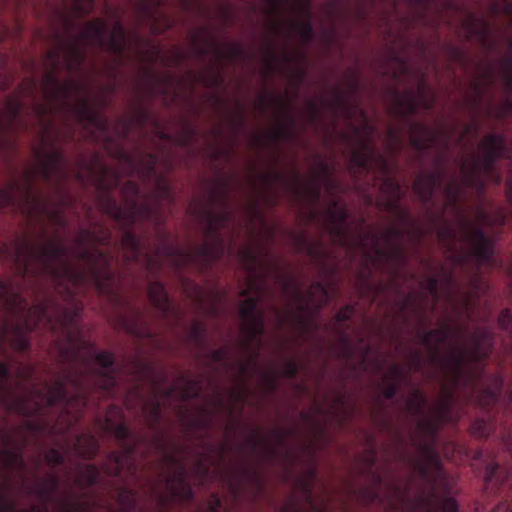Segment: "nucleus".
<instances>
[{
	"label": "nucleus",
	"instance_id": "1",
	"mask_svg": "<svg viewBox=\"0 0 512 512\" xmlns=\"http://www.w3.org/2000/svg\"><path fill=\"white\" fill-rule=\"evenodd\" d=\"M7 362L0 361V410L6 414L15 413L25 419L13 431H9L6 421L0 428V512H48L46 507L32 504L29 508H18L10 492L14 488L12 472H24L26 462L24 450L33 440L41 437L47 425L42 420L31 419L41 416L45 410L61 407L82 411L89 399V383L86 371L81 368L64 369L52 384L40 389L31 384L35 368L32 364L19 362L16 386H12L11 366L14 357L7 355Z\"/></svg>",
	"mask_w": 512,
	"mask_h": 512
},
{
	"label": "nucleus",
	"instance_id": "2",
	"mask_svg": "<svg viewBox=\"0 0 512 512\" xmlns=\"http://www.w3.org/2000/svg\"><path fill=\"white\" fill-rule=\"evenodd\" d=\"M100 188L101 191L97 197L100 210L125 228L120 241L125 253V261L139 263L143 258L146 269L155 277L148 283V298L163 316L169 315L173 311V306L165 285L157 279L158 274L165 264H169L175 273L181 274L195 257L201 258L206 264L222 258L225 243L220 231L232 220V212L225 208L219 212L208 210L204 213L205 236L209 242L198 246L194 253L168 242L156 247L154 253H143L141 239L131 229L140 220L158 223L159 205L148 199L141 200L140 187L134 180L126 181L120 189L125 206L117 203L111 194V187L104 181H101Z\"/></svg>",
	"mask_w": 512,
	"mask_h": 512
},
{
	"label": "nucleus",
	"instance_id": "3",
	"mask_svg": "<svg viewBox=\"0 0 512 512\" xmlns=\"http://www.w3.org/2000/svg\"><path fill=\"white\" fill-rule=\"evenodd\" d=\"M95 8V0H62L61 6L54 8V14L63 28L53 32L55 48L44 54L45 74L43 92L48 102L66 101L73 90L78 88L76 82L64 84L58 77L60 58L69 73L80 71L87 59V49L99 48L121 60L127 45V32L121 21H116L111 32L107 23L100 18L87 22L79 34L74 31L78 18L89 15Z\"/></svg>",
	"mask_w": 512,
	"mask_h": 512
},
{
	"label": "nucleus",
	"instance_id": "4",
	"mask_svg": "<svg viewBox=\"0 0 512 512\" xmlns=\"http://www.w3.org/2000/svg\"><path fill=\"white\" fill-rule=\"evenodd\" d=\"M82 310L79 303L62 307L48 297L29 306L20 287L0 279V351L8 346L18 353L27 352L29 334L43 328L67 339L68 345L60 347V359L63 363L74 362L81 348L94 351V344L81 335L78 319Z\"/></svg>",
	"mask_w": 512,
	"mask_h": 512
},
{
	"label": "nucleus",
	"instance_id": "5",
	"mask_svg": "<svg viewBox=\"0 0 512 512\" xmlns=\"http://www.w3.org/2000/svg\"><path fill=\"white\" fill-rule=\"evenodd\" d=\"M106 430L109 431L121 444L122 450L110 451L107 455L103 470L107 476L118 478L126 469L131 477H136L139 465L136 457L147 459L151 450L155 449L162 455L165 464L174 466V470L166 477L161 475V482L167 487V493H159L157 485L152 480L148 481L151 487V497L156 499L158 505L163 508L172 501L192 502L194 491L189 483L185 466L168 449V442L163 434H157L149 438L143 434H134L123 422H112L106 419Z\"/></svg>",
	"mask_w": 512,
	"mask_h": 512
},
{
	"label": "nucleus",
	"instance_id": "6",
	"mask_svg": "<svg viewBox=\"0 0 512 512\" xmlns=\"http://www.w3.org/2000/svg\"><path fill=\"white\" fill-rule=\"evenodd\" d=\"M460 328L453 329L444 325L437 329L417 331L420 343L430 353V361L433 364L445 367L452 375V382L458 385L470 366L467 375L468 382H483L485 379V367L482 362L488 359L493 350L494 333L488 327H478L469 335V344L462 347L451 346L447 356L442 354V346L447 344L452 335L465 334Z\"/></svg>",
	"mask_w": 512,
	"mask_h": 512
},
{
	"label": "nucleus",
	"instance_id": "7",
	"mask_svg": "<svg viewBox=\"0 0 512 512\" xmlns=\"http://www.w3.org/2000/svg\"><path fill=\"white\" fill-rule=\"evenodd\" d=\"M443 195L446 198L447 208H451L455 216L462 239L470 246V256H473L476 262V272L471 278V285L474 291L465 297V308L467 310L473 307V298L476 294L484 290L485 282L479 274L483 265L493 268L497 265L494 255V237L489 236L485 227L503 226L506 223V214L499 208L494 216H491L482 206L478 207L475 212L476 221L470 220L464 213L461 201L464 195L462 186L455 180L449 181L443 186Z\"/></svg>",
	"mask_w": 512,
	"mask_h": 512
},
{
	"label": "nucleus",
	"instance_id": "8",
	"mask_svg": "<svg viewBox=\"0 0 512 512\" xmlns=\"http://www.w3.org/2000/svg\"><path fill=\"white\" fill-rule=\"evenodd\" d=\"M68 248L60 240H47L45 245H36L28 240L17 244L14 265L16 274L30 278L35 286L42 278H48L57 293L72 296L71 287L84 282V271L65 260Z\"/></svg>",
	"mask_w": 512,
	"mask_h": 512
},
{
	"label": "nucleus",
	"instance_id": "9",
	"mask_svg": "<svg viewBox=\"0 0 512 512\" xmlns=\"http://www.w3.org/2000/svg\"><path fill=\"white\" fill-rule=\"evenodd\" d=\"M481 155H473L462 163L460 173L463 184L483 195L487 182L499 185L502 182V173L497 167L499 159L512 161V144L508 145L505 135L489 133L480 142Z\"/></svg>",
	"mask_w": 512,
	"mask_h": 512
},
{
	"label": "nucleus",
	"instance_id": "10",
	"mask_svg": "<svg viewBox=\"0 0 512 512\" xmlns=\"http://www.w3.org/2000/svg\"><path fill=\"white\" fill-rule=\"evenodd\" d=\"M364 118L363 130L366 136L359 140L358 148L350 157L349 170L354 177L368 174L377 170V179L380 181V190L386 196L401 194V185L392 175V165L387 157L380 153L374 145L373 134L375 127L371 125L362 109L355 107Z\"/></svg>",
	"mask_w": 512,
	"mask_h": 512
},
{
	"label": "nucleus",
	"instance_id": "11",
	"mask_svg": "<svg viewBox=\"0 0 512 512\" xmlns=\"http://www.w3.org/2000/svg\"><path fill=\"white\" fill-rule=\"evenodd\" d=\"M111 239V231L105 227H100V233L93 229H81L75 238L76 244L82 248L77 253V258L87 264L92 281L102 293L114 281L113 256L99 246L110 245Z\"/></svg>",
	"mask_w": 512,
	"mask_h": 512
},
{
	"label": "nucleus",
	"instance_id": "12",
	"mask_svg": "<svg viewBox=\"0 0 512 512\" xmlns=\"http://www.w3.org/2000/svg\"><path fill=\"white\" fill-rule=\"evenodd\" d=\"M489 11L494 16H506L512 27V0H489ZM507 54L498 59V68L506 97L497 106L489 105L487 115L497 120L512 116V35L503 34Z\"/></svg>",
	"mask_w": 512,
	"mask_h": 512
},
{
	"label": "nucleus",
	"instance_id": "13",
	"mask_svg": "<svg viewBox=\"0 0 512 512\" xmlns=\"http://www.w3.org/2000/svg\"><path fill=\"white\" fill-rule=\"evenodd\" d=\"M428 398L420 389H413L405 401L407 412L417 418V428L431 439H436L440 427L450 420L452 408V393L447 392L445 397L434 405V415L427 412Z\"/></svg>",
	"mask_w": 512,
	"mask_h": 512
},
{
	"label": "nucleus",
	"instance_id": "14",
	"mask_svg": "<svg viewBox=\"0 0 512 512\" xmlns=\"http://www.w3.org/2000/svg\"><path fill=\"white\" fill-rule=\"evenodd\" d=\"M38 81L33 76H26L19 83L16 94L6 98L4 107L0 106V151L5 146L4 135L8 131L27 130L28 122L21 119L24 103L21 97L36 99Z\"/></svg>",
	"mask_w": 512,
	"mask_h": 512
},
{
	"label": "nucleus",
	"instance_id": "15",
	"mask_svg": "<svg viewBox=\"0 0 512 512\" xmlns=\"http://www.w3.org/2000/svg\"><path fill=\"white\" fill-rule=\"evenodd\" d=\"M420 458L407 457L411 469L430 487L431 497H435L440 489L448 490L446 474L443 470L442 460L433 443H416Z\"/></svg>",
	"mask_w": 512,
	"mask_h": 512
},
{
	"label": "nucleus",
	"instance_id": "16",
	"mask_svg": "<svg viewBox=\"0 0 512 512\" xmlns=\"http://www.w3.org/2000/svg\"><path fill=\"white\" fill-rule=\"evenodd\" d=\"M276 283L281 286L285 295H291L297 302L298 315L296 317L303 325H306L307 321L301 315L308 310L310 305L317 302V311H319L331 299V287L322 281L313 282L307 293H304L297 285L296 280L288 275L278 274Z\"/></svg>",
	"mask_w": 512,
	"mask_h": 512
},
{
	"label": "nucleus",
	"instance_id": "17",
	"mask_svg": "<svg viewBox=\"0 0 512 512\" xmlns=\"http://www.w3.org/2000/svg\"><path fill=\"white\" fill-rule=\"evenodd\" d=\"M27 177L25 187H21L14 179L9 182L7 188L0 187V209L22 206L23 213L30 219L37 210L46 213L47 207L40 196L33 193L32 175L29 173Z\"/></svg>",
	"mask_w": 512,
	"mask_h": 512
},
{
	"label": "nucleus",
	"instance_id": "18",
	"mask_svg": "<svg viewBox=\"0 0 512 512\" xmlns=\"http://www.w3.org/2000/svg\"><path fill=\"white\" fill-rule=\"evenodd\" d=\"M153 393L151 397H144L142 388L136 384L131 387L125 397V406L129 411L140 410L149 429L156 431L162 417L161 401L158 397L159 387L157 380L151 375Z\"/></svg>",
	"mask_w": 512,
	"mask_h": 512
},
{
	"label": "nucleus",
	"instance_id": "19",
	"mask_svg": "<svg viewBox=\"0 0 512 512\" xmlns=\"http://www.w3.org/2000/svg\"><path fill=\"white\" fill-rule=\"evenodd\" d=\"M124 159L131 167L132 173L137 172L143 180L155 178L158 196L162 200L173 202V192L169 182L164 176L157 174L158 155L142 152L138 157L125 154Z\"/></svg>",
	"mask_w": 512,
	"mask_h": 512
},
{
	"label": "nucleus",
	"instance_id": "20",
	"mask_svg": "<svg viewBox=\"0 0 512 512\" xmlns=\"http://www.w3.org/2000/svg\"><path fill=\"white\" fill-rule=\"evenodd\" d=\"M429 90L430 88L427 85L426 77L424 75L418 83L417 96L411 91L401 94L397 89H394L392 91L393 105L390 108V114L393 116L408 118L418 114L420 107H424L427 110L432 109L435 99H427Z\"/></svg>",
	"mask_w": 512,
	"mask_h": 512
},
{
	"label": "nucleus",
	"instance_id": "21",
	"mask_svg": "<svg viewBox=\"0 0 512 512\" xmlns=\"http://www.w3.org/2000/svg\"><path fill=\"white\" fill-rule=\"evenodd\" d=\"M371 241L374 246V253L366 252L365 257L368 261L375 263L385 261L397 265L392 270L394 278L399 275V268L405 266L408 262L406 248L402 244L387 245V248L380 246V238L372 231H368L359 237V246L366 249L367 242Z\"/></svg>",
	"mask_w": 512,
	"mask_h": 512
},
{
	"label": "nucleus",
	"instance_id": "22",
	"mask_svg": "<svg viewBox=\"0 0 512 512\" xmlns=\"http://www.w3.org/2000/svg\"><path fill=\"white\" fill-rule=\"evenodd\" d=\"M495 66L488 65L486 70L483 72L482 79L473 81L471 86L473 93L471 95H467L465 100V105L472 113L474 120L468 124L464 125L463 135L460 137L459 142H461L465 137L470 134L477 135L480 130V124L476 120L478 116L482 103L485 97V90L487 88H491L495 83Z\"/></svg>",
	"mask_w": 512,
	"mask_h": 512
},
{
	"label": "nucleus",
	"instance_id": "23",
	"mask_svg": "<svg viewBox=\"0 0 512 512\" xmlns=\"http://www.w3.org/2000/svg\"><path fill=\"white\" fill-rule=\"evenodd\" d=\"M241 295L246 298L240 305L239 314L244 322L242 332L245 336V346L249 348L265 332L264 315L259 310V298L247 296V290H243Z\"/></svg>",
	"mask_w": 512,
	"mask_h": 512
},
{
	"label": "nucleus",
	"instance_id": "24",
	"mask_svg": "<svg viewBox=\"0 0 512 512\" xmlns=\"http://www.w3.org/2000/svg\"><path fill=\"white\" fill-rule=\"evenodd\" d=\"M29 5L33 6L30 0H0V42L20 36L21 14Z\"/></svg>",
	"mask_w": 512,
	"mask_h": 512
},
{
	"label": "nucleus",
	"instance_id": "25",
	"mask_svg": "<svg viewBox=\"0 0 512 512\" xmlns=\"http://www.w3.org/2000/svg\"><path fill=\"white\" fill-rule=\"evenodd\" d=\"M326 213L330 222L328 231L334 243L348 249H354L359 246V239L357 241L352 240L346 227L349 217L346 206L339 200L334 199L331 201Z\"/></svg>",
	"mask_w": 512,
	"mask_h": 512
},
{
	"label": "nucleus",
	"instance_id": "26",
	"mask_svg": "<svg viewBox=\"0 0 512 512\" xmlns=\"http://www.w3.org/2000/svg\"><path fill=\"white\" fill-rule=\"evenodd\" d=\"M191 44L195 57L203 60L211 51L217 60L227 59L235 61L244 57L245 48L239 43H227L226 50L221 49L213 40L203 38V32H193L191 34Z\"/></svg>",
	"mask_w": 512,
	"mask_h": 512
},
{
	"label": "nucleus",
	"instance_id": "27",
	"mask_svg": "<svg viewBox=\"0 0 512 512\" xmlns=\"http://www.w3.org/2000/svg\"><path fill=\"white\" fill-rule=\"evenodd\" d=\"M448 209L449 208H447L445 203L443 209L439 213H433L430 211L429 214L433 222H442L437 230V237L442 245L451 252L449 257L450 261L457 266H465L473 256H470V250L467 252H454L457 232L453 225L444 217L445 212Z\"/></svg>",
	"mask_w": 512,
	"mask_h": 512
},
{
	"label": "nucleus",
	"instance_id": "28",
	"mask_svg": "<svg viewBox=\"0 0 512 512\" xmlns=\"http://www.w3.org/2000/svg\"><path fill=\"white\" fill-rule=\"evenodd\" d=\"M434 162L439 170L419 174L413 184V192L424 206L432 203L435 191L442 186L445 178L443 157L437 156Z\"/></svg>",
	"mask_w": 512,
	"mask_h": 512
},
{
	"label": "nucleus",
	"instance_id": "29",
	"mask_svg": "<svg viewBox=\"0 0 512 512\" xmlns=\"http://www.w3.org/2000/svg\"><path fill=\"white\" fill-rule=\"evenodd\" d=\"M463 28L466 32L465 41L476 40L488 53H494L497 50V42L493 38V27L488 20L470 13L463 22Z\"/></svg>",
	"mask_w": 512,
	"mask_h": 512
},
{
	"label": "nucleus",
	"instance_id": "30",
	"mask_svg": "<svg viewBox=\"0 0 512 512\" xmlns=\"http://www.w3.org/2000/svg\"><path fill=\"white\" fill-rule=\"evenodd\" d=\"M95 361L99 368L91 370L93 385L105 395H112L117 384L113 370L114 355L109 351H99L95 353Z\"/></svg>",
	"mask_w": 512,
	"mask_h": 512
},
{
	"label": "nucleus",
	"instance_id": "31",
	"mask_svg": "<svg viewBox=\"0 0 512 512\" xmlns=\"http://www.w3.org/2000/svg\"><path fill=\"white\" fill-rule=\"evenodd\" d=\"M73 111L78 121L91 133L107 135L110 130L109 119L96 107H94L87 98H82L73 107Z\"/></svg>",
	"mask_w": 512,
	"mask_h": 512
},
{
	"label": "nucleus",
	"instance_id": "32",
	"mask_svg": "<svg viewBox=\"0 0 512 512\" xmlns=\"http://www.w3.org/2000/svg\"><path fill=\"white\" fill-rule=\"evenodd\" d=\"M21 487L27 496H34L40 501V507L48 509V504L59 501L60 477L55 473H49L43 479L37 477V485H25L23 482Z\"/></svg>",
	"mask_w": 512,
	"mask_h": 512
},
{
	"label": "nucleus",
	"instance_id": "33",
	"mask_svg": "<svg viewBox=\"0 0 512 512\" xmlns=\"http://www.w3.org/2000/svg\"><path fill=\"white\" fill-rule=\"evenodd\" d=\"M408 130L412 148L421 155L435 146L439 138L444 134L443 130L434 131L425 123L417 121H410L408 123Z\"/></svg>",
	"mask_w": 512,
	"mask_h": 512
},
{
	"label": "nucleus",
	"instance_id": "34",
	"mask_svg": "<svg viewBox=\"0 0 512 512\" xmlns=\"http://www.w3.org/2000/svg\"><path fill=\"white\" fill-rule=\"evenodd\" d=\"M163 2L160 0H139L140 13L153 23L155 32H165L174 26V20L160 10Z\"/></svg>",
	"mask_w": 512,
	"mask_h": 512
},
{
	"label": "nucleus",
	"instance_id": "35",
	"mask_svg": "<svg viewBox=\"0 0 512 512\" xmlns=\"http://www.w3.org/2000/svg\"><path fill=\"white\" fill-rule=\"evenodd\" d=\"M320 175L326 176L325 184L326 190L329 194H333L338 187L337 182L332 177H330V167L328 163L325 161H320L319 173L313 176L311 183L306 187L307 193L314 203H317L321 197L322 182L320 180Z\"/></svg>",
	"mask_w": 512,
	"mask_h": 512
},
{
	"label": "nucleus",
	"instance_id": "36",
	"mask_svg": "<svg viewBox=\"0 0 512 512\" xmlns=\"http://www.w3.org/2000/svg\"><path fill=\"white\" fill-rule=\"evenodd\" d=\"M512 472L501 469L498 462L491 461L486 464L484 484L486 490H494V485L499 490L501 486L509 482Z\"/></svg>",
	"mask_w": 512,
	"mask_h": 512
},
{
	"label": "nucleus",
	"instance_id": "37",
	"mask_svg": "<svg viewBox=\"0 0 512 512\" xmlns=\"http://www.w3.org/2000/svg\"><path fill=\"white\" fill-rule=\"evenodd\" d=\"M489 378L491 383L482 389L479 399L480 405L486 409L499 401L503 389V378L501 375L493 374Z\"/></svg>",
	"mask_w": 512,
	"mask_h": 512
},
{
	"label": "nucleus",
	"instance_id": "38",
	"mask_svg": "<svg viewBox=\"0 0 512 512\" xmlns=\"http://www.w3.org/2000/svg\"><path fill=\"white\" fill-rule=\"evenodd\" d=\"M74 449L81 458L92 460L97 456L100 445L97 438L92 433L87 432L77 436Z\"/></svg>",
	"mask_w": 512,
	"mask_h": 512
},
{
	"label": "nucleus",
	"instance_id": "39",
	"mask_svg": "<svg viewBox=\"0 0 512 512\" xmlns=\"http://www.w3.org/2000/svg\"><path fill=\"white\" fill-rule=\"evenodd\" d=\"M37 157L39 161L59 172L62 180H68L69 173L64 167L65 158L64 152L61 149H55L50 152L39 151Z\"/></svg>",
	"mask_w": 512,
	"mask_h": 512
},
{
	"label": "nucleus",
	"instance_id": "40",
	"mask_svg": "<svg viewBox=\"0 0 512 512\" xmlns=\"http://www.w3.org/2000/svg\"><path fill=\"white\" fill-rule=\"evenodd\" d=\"M325 106L328 107L333 113L340 112L347 119L352 118V107L350 104L349 97L340 89L335 88L333 90V97L330 100L324 102Z\"/></svg>",
	"mask_w": 512,
	"mask_h": 512
},
{
	"label": "nucleus",
	"instance_id": "41",
	"mask_svg": "<svg viewBox=\"0 0 512 512\" xmlns=\"http://www.w3.org/2000/svg\"><path fill=\"white\" fill-rule=\"evenodd\" d=\"M277 102L285 110V118L287 123L281 125L277 131H274L270 134V139L274 142L281 139H292L294 137L293 128L296 124V119L290 111V106L280 98L277 99Z\"/></svg>",
	"mask_w": 512,
	"mask_h": 512
},
{
	"label": "nucleus",
	"instance_id": "42",
	"mask_svg": "<svg viewBox=\"0 0 512 512\" xmlns=\"http://www.w3.org/2000/svg\"><path fill=\"white\" fill-rule=\"evenodd\" d=\"M355 313V307L353 305H345L344 307H342L335 315V321L337 323V327H335V330L339 333L340 335V341L341 343L345 346V350H344V353L346 355V357H349L350 356V353L347 349V345H348V337L346 335V329H340V325L346 323L347 321H349L352 316L354 315Z\"/></svg>",
	"mask_w": 512,
	"mask_h": 512
},
{
	"label": "nucleus",
	"instance_id": "43",
	"mask_svg": "<svg viewBox=\"0 0 512 512\" xmlns=\"http://www.w3.org/2000/svg\"><path fill=\"white\" fill-rule=\"evenodd\" d=\"M78 485L89 488L102 482L100 469L95 464H86L76 479Z\"/></svg>",
	"mask_w": 512,
	"mask_h": 512
},
{
	"label": "nucleus",
	"instance_id": "44",
	"mask_svg": "<svg viewBox=\"0 0 512 512\" xmlns=\"http://www.w3.org/2000/svg\"><path fill=\"white\" fill-rule=\"evenodd\" d=\"M37 173L45 182L53 184L60 193L65 192V185L68 180H62L59 176V172L55 169L39 161L37 165Z\"/></svg>",
	"mask_w": 512,
	"mask_h": 512
},
{
	"label": "nucleus",
	"instance_id": "45",
	"mask_svg": "<svg viewBox=\"0 0 512 512\" xmlns=\"http://www.w3.org/2000/svg\"><path fill=\"white\" fill-rule=\"evenodd\" d=\"M134 317L130 320H125L124 325L126 330L136 337H151V333L145 327V317L139 309L133 311Z\"/></svg>",
	"mask_w": 512,
	"mask_h": 512
},
{
	"label": "nucleus",
	"instance_id": "46",
	"mask_svg": "<svg viewBox=\"0 0 512 512\" xmlns=\"http://www.w3.org/2000/svg\"><path fill=\"white\" fill-rule=\"evenodd\" d=\"M309 477L299 480V486L303 492L306 502L315 511L324 512L326 510V504H322L320 507L315 503L313 496V479L316 476V472L311 470Z\"/></svg>",
	"mask_w": 512,
	"mask_h": 512
},
{
	"label": "nucleus",
	"instance_id": "47",
	"mask_svg": "<svg viewBox=\"0 0 512 512\" xmlns=\"http://www.w3.org/2000/svg\"><path fill=\"white\" fill-rule=\"evenodd\" d=\"M445 53L452 63L458 64L463 68L468 66L469 58L464 48L453 44H447L445 46Z\"/></svg>",
	"mask_w": 512,
	"mask_h": 512
},
{
	"label": "nucleus",
	"instance_id": "48",
	"mask_svg": "<svg viewBox=\"0 0 512 512\" xmlns=\"http://www.w3.org/2000/svg\"><path fill=\"white\" fill-rule=\"evenodd\" d=\"M397 305L398 316L403 319L404 323L409 322V317L406 315V312L410 307H413V310L419 313V305L414 293H407L403 295L402 298L398 301Z\"/></svg>",
	"mask_w": 512,
	"mask_h": 512
},
{
	"label": "nucleus",
	"instance_id": "49",
	"mask_svg": "<svg viewBox=\"0 0 512 512\" xmlns=\"http://www.w3.org/2000/svg\"><path fill=\"white\" fill-rule=\"evenodd\" d=\"M293 244L298 252H305L308 256L315 257L317 249L311 243L304 232L295 233L292 235Z\"/></svg>",
	"mask_w": 512,
	"mask_h": 512
},
{
	"label": "nucleus",
	"instance_id": "50",
	"mask_svg": "<svg viewBox=\"0 0 512 512\" xmlns=\"http://www.w3.org/2000/svg\"><path fill=\"white\" fill-rule=\"evenodd\" d=\"M420 287L425 290L436 304L440 299V277L437 275L426 276L421 282Z\"/></svg>",
	"mask_w": 512,
	"mask_h": 512
},
{
	"label": "nucleus",
	"instance_id": "51",
	"mask_svg": "<svg viewBox=\"0 0 512 512\" xmlns=\"http://www.w3.org/2000/svg\"><path fill=\"white\" fill-rule=\"evenodd\" d=\"M206 326L200 321H194L189 328L188 336L197 345H204L206 342Z\"/></svg>",
	"mask_w": 512,
	"mask_h": 512
},
{
	"label": "nucleus",
	"instance_id": "52",
	"mask_svg": "<svg viewBox=\"0 0 512 512\" xmlns=\"http://www.w3.org/2000/svg\"><path fill=\"white\" fill-rule=\"evenodd\" d=\"M374 477L376 485L374 487H367L362 489V495L367 504L381 501L380 487L382 485L383 479L379 474H376Z\"/></svg>",
	"mask_w": 512,
	"mask_h": 512
},
{
	"label": "nucleus",
	"instance_id": "53",
	"mask_svg": "<svg viewBox=\"0 0 512 512\" xmlns=\"http://www.w3.org/2000/svg\"><path fill=\"white\" fill-rule=\"evenodd\" d=\"M262 177H263V180L265 181V183L268 184V185H271V184H273L274 182H277V181L285 180V181H287L289 183V185L292 188H298V187L301 186L300 176L296 172L293 173V180H291V181H288V179H286L282 175V173H280L278 171H273L271 173L263 175Z\"/></svg>",
	"mask_w": 512,
	"mask_h": 512
},
{
	"label": "nucleus",
	"instance_id": "54",
	"mask_svg": "<svg viewBox=\"0 0 512 512\" xmlns=\"http://www.w3.org/2000/svg\"><path fill=\"white\" fill-rule=\"evenodd\" d=\"M406 231L401 227H390L387 231L379 237L386 245L401 244L400 241L405 236Z\"/></svg>",
	"mask_w": 512,
	"mask_h": 512
},
{
	"label": "nucleus",
	"instance_id": "55",
	"mask_svg": "<svg viewBox=\"0 0 512 512\" xmlns=\"http://www.w3.org/2000/svg\"><path fill=\"white\" fill-rule=\"evenodd\" d=\"M383 379L385 381H393L400 384L401 381L409 380V374L404 370L401 365L393 364L389 371L384 375Z\"/></svg>",
	"mask_w": 512,
	"mask_h": 512
},
{
	"label": "nucleus",
	"instance_id": "56",
	"mask_svg": "<svg viewBox=\"0 0 512 512\" xmlns=\"http://www.w3.org/2000/svg\"><path fill=\"white\" fill-rule=\"evenodd\" d=\"M293 29L297 31V33L305 43H310L314 39L313 26L309 20L302 23L294 24Z\"/></svg>",
	"mask_w": 512,
	"mask_h": 512
},
{
	"label": "nucleus",
	"instance_id": "57",
	"mask_svg": "<svg viewBox=\"0 0 512 512\" xmlns=\"http://www.w3.org/2000/svg\"><path fill=\"white\" fill-rule=\"evenodd\" d=\"M471 433L477 438H487L490 434V424L483 419H476L471 425Z\"/></svg>",
	"mask_w": 512,
	"mask_h": 512
},
{
	"label": "nucleus",
	"instance_id": "58",
	"mask_svg": "<svg viewBox=\"0 0 512 512\" xmlns=\"http://www.w3.org/2000/svg\"><path fill=\"white\" fill-rule=\"evenodd\" d=\"M386 200L382 203V207L386 212L396 214L401 208L402 193L398 195L386 196Z\"/></svg>",
	"mask_w": 512,
	"mask_h": 512
},
{
	"label": "nucleus",
	"instance_id": "59",
	"mask_svg": "<svg viewBox=\"0 0 512 512\" xmlns=\"http://www.w3.org/2000/svg\"><path fill=\"white\" fill-rule=\"evenodd\" d=\"M242 474L245 478H247L251 483H253L256 486L258 494L264 491L265 484L262 478L256 472V470L244 468L242 469Z\"/></svg>",
	"mask_w": 512,
	"mask_h": 512
},
{
	"label": "nucleus",
	"instance_id": "60",
	"mask_svg": "<svg viewBox=\"0 0 512 512\" xmlns=\"http://www.w3.org/2000/svg\"><path fill=\"white\" fill-rule=\"evenodd\" d=\"M47 464L52 467L62 465L65 461L64 455L56 448H50L44 455Z\"/></svg>",
	"mask_w": 512,
	"mask_h": 512
},
{
	"label": "nucleus",
	"instance_id": "61",
	"mask_svg": "<svg viewBox=\"0 0 512 512\" xmlns=\"http://www.w3.org/2000/svg\"><path fill=\"white\" fill-rule=\"evenodd\" d=\"M250 442H251V444H252V446H253V450H254V451H256L257 446H258L259 444H264V445L268 446V453H269V455H270L271 457H275V456H276V454H277V450H276V448H275V447L270 446L269 441H268L266 438L262 437V436L259 434V432H258V431H256V430H255V431H253L252 436H251V439H250Z\"/></svg>",
	"mask_w": 512,
	"mask_h": 512
},
{
	"label": "nucleus",
	"instance_id": "62",
	"mask_svg": "<svg viewBox=\"0 0 512 512\" xmlns=\"http://www.w3.org/2000/svg\"><path fill=\"white\" fill-rule=\"evenodd\" d=\"M395 217L403 224H412L414 226L413 233L417 234L418 237H422L423 232L422 230L411 220L410 212L405 209L401 208L396 214H394Z\"/></svg>",
	"mask_w": 512,
	"mask_h": 512
},
{
	"label": "nucleus",
	"instance_id": "63",
	"mask_svg": "<svg viewBox=\"0 0 512 512\" xmlns=\"http://www.w3.org/2000/svg\"><path fill=\"white\" fill-rule=\"evenodd\" d=\"M300 370V364L295 359H287L282 368L283 375L289 379H294Z\"/></svg>",
	"mask_w": 512,
	"mask_h": 512
},
{
	"label": "nucleus",
	"instance_id": "64",
	"mask_svg": "<svg viewBox=\"0 0 512 512\" xmlns=\"http://www.w3.org/2000/svg\"><path fill=\"white\" fill-rule=\"evenodd\" d=\"M399 390V384L393 381H385L382 383V393L385 399L392 400L395 398Z\"/></svg>",
	"mask_w": 512,
	"mask_h": 512
}]
</instances>
